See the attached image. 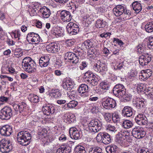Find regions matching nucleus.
I'll return each instance as SVG.
<instances>
[{
    "label": "nucleus",
    "instance_id": "nucleus-35",
    "mask_svg": "<svg viewBox=\"0 0 153 153\" xmlns=\"http://www.w3.org/2000/svg\"><path fill=\"white\" fill-rule=\"evenodd\" d=\"M136 102V106L138 109L144 107L145 106L144 102L140 99L137 100Z\"/></svg>",
    "mask_w": 153,
    "mask_h": 153
},
{
    "label": "nucleus",
    "instance_id": "nucleus-47",
    "mask_svg": "<svg viewBox=\"0 0 153 153\" xmlns=\"http://www.w3.org/2000/svg\"><path fill=\"white\" fill-rule=\"evenodd\" d=\"M123 99L126 101H128L131 99V96L130 94L126 93V91L125 92V94H123V96H122Z\"/></svg>",
    "mask_w": 153,
    "mask_h": 153
},
{
    "label": "nucleus",
    "instance_id": "nucleus-24",
    "mask_svg": "<svg viewBox=\"0 0 153 153\" xmlns=\"http://www.w3.org/2000/svg\"><path fill=\"white\" fill-rule=\"evenodd\" d=\"M118 149L117 146L113 145L107 146L106 148V150L108 153H117Z\"/></svg>",
    "mask_w": 153,
    "mask_h": 153
},
{
    "label": "nucleus",
    "instance_id": "nucleus-22",
    "mask_svg": "<svg viewBox=\"0 0 153 153\" xmlns=\"http://www.w3.org/2000/svg\"><path fill=\"white\" fill-rule=\"evenodd\" d=\"M142 71V72L140 76L141 79L143 81H146L151 76L152 74V71L149 69L143 70Z\"/></svg>",
    "mask_w": 153,
    "mask_h": 153
},
{
    "label": "nucleus",
    "instance_id": "nucleus-40",
    "mask_svg": "<svg viewBox=\"0 0 153 153\" xmlns=\"http://www.w3.org/2000/svg\"><path fill=\"white\" fill-rule=\"evenodd\" d=\"M102 150L100 148L96 147L91 148L89 151V153H100Z\"/></svg>",
    "mask_w": 153,
    "mask_h": 153
},
{
    "label": "nucleus",
    "instance_id": "nucleus-11",
    "mask_svg": "<svg viewBox=\"0 0 153 153\" xmlns=\"http://www.w3.org/2000/svg\"><path fill=\"white\" fill-rule=\"evenodd\" d=\"M27 39L29 43H34L37 44L40 41V39L38 34L33 32L28 33L27 36Z\"/></svg>",
    "mask_w": 153,
    "mask_h": 153
},
{
    "label": "nucleus",
    "instance_id": "nucleus-48",
    "mask_svg": "<svg viewBox=\"0 0 153 153\" xmlns=\"http://www.w3.org/2000/svg\"><path fill=\"white\" fill-rule=\"evenodd\" d=\"M102 115L104 116L105 119L107 121L109 122L111 120L112 115L110 113H102Z\"/></svg>",
    "mask_w": 153,
    "mask_h": 153
},
{
    "label": "nucleus",
    "instance_id": "nucleus-51",
    "mask_svg": "<svg viewBox=\"0 0 153 153\" xmlns=\"http://www.w3.org/2000/svg\"><path fill=\"white\" fill-rule=\"evenodd\" d=\"M145 50V48L142 45H139L137 47V51L139 54H142Z\"/></svg>",
    "mask_w": 153,
    "mask_h": 153
},
{
    "label": "nucleus",
    "instance_id": "nucleus-27",
    "mask_svg": "<svg viewBox=\"0 0 153 153\" xmlns=\"http://www.w3.org/2000/svg\"><path fill=\"white\" fill-rule=\"evenodd\" d=\"M88 90V86L85 84H82L79 88L78 91L81 94H83L87 92Z\"/></svg>",
    "mask_w": 153,
    "mask_h": 153
},
{
    "label": "nucleus",
    "instance_id": "nucleus-30",
    "mask_svg": "<svg viewBox=\"0 0 153 153\" xmlns=\"http://www.w3.org/2000/svg\"><path fill=\"white\" fill-rule=\"evenodd\" d=\"M29 99L31 102L33 103H37L39 101V97L33 94H30L29 95Z\"/></svg>",
    "mask_w": 153,
    "mask_h": 153
},
{
    "label": "nucleus",
    "instance_id": "nucleus-14",
    "mask_svg": "<svg viewBox=\"0 0 153 153\" xmlns=\"http://www.w3.org/2000/svg\"><path fill=\"white\" fill-rule=\"evenodd\" d=\"M42 109L44 114L47 115L53 114L55 111L54 107L49 104H45L43 106Z\"/></svg>",
    "mask_w": 153,
    "mask_h": 153
},
{
    "label": "nucleus",
    "instance_id": "nucleus-38",
    "mask_svg": "<svg viewBox=\"0 0 153 153\" xmlns=\"http://www.w3.org/2000/svg\"><path fill=\"white\" fill-rule=\"evenodd\" d=\"M106 127L107 130L112 132L115 133L117 131V128L112 124H108L106 126Z\"/></svg>",
    "mask_w": 153,
    "mask_h": 153
},
{
    "label": "nucleus",
    "instance_id": "nucleus-52",
    "mask_svg": "<svg viewBox=\"0 0 153 153\" xmlns=\"http://www.w3.org/2000/svg\"><path fill=\"white\" fill-rule=\"evenodd\" d=\"M51 33H52L53 35H55L56 37L60 36H62L63 34V33H61V31L59 30L57 31V30H51Z\"/></svg>",
    "mask_w": 153,
    "mask_h": 153
},
{
    "label": "nucleus",
    "instance_id": "nucleus-29",
    "mask_svg": "<svg viewBox=\"0 0 153 153\" xmlns=\"http://www.w3.org/2000/svg\"><path fill=\"white\" fill-rule=\"evenodd\" d=\"M106 25V22L102 20L99 19L96 22L95 26L96 28H100L104 27Z\"/></svg>",
    "mask_w": 153,
    "mask_h": 153
},
{
    "label": "nucleus",
    "instance_id": "nucleus-53",
    "mask_svg": "<svg viewBox=\"0 0 153 153\" xmlns=\"http://www.w3.org/2000/svg\"><path fill=\"white\" fill-rule=\"evenodd\" d=\"M94 75L90 71L86 72L84 75L85 78L87 79H89V78L92 77Z\"/></svg>",
    "mask_w": 153,
    "mask_h": 153
},
{
    "label": "nucleus",
    "instance_id": "nucleus-10",
    "mask_svg": "<svg viewBox=\"0 0 153 153\" xmlns=\"http://www.w3.org/2000/svg\"><path fill=\"white\" fill-rule=\"evenodd\" d=\"M133 136L137 139L141 138L144 137L146 134V132L142 127L134 128L132 132Z\"/></svg>",
    "mask_w": 153,
    "mask_h": 153
},
{
    "label": "nucleus",
    "instance_id": "nucleus-17",
    "mask_svg": "<svg viewBox=\"0 0 153 153\" xmlns=\"http://www.w3.org/2000/svg\"><path fill=\"white\" fill-rule=\"evenodd\" d=\"M60 16L61 19L64 22H69L72 18L70 13L66 10L62 11L60 13Z\"/></svg>",
    "mask_w": 153,
    "mask_h": 153
},
{
    "label": "nucleus",
    "instance_id": "nucleus-56",
    "mask_svg": "<svg viewBox=\"0 0 153 153\" xmlns=\"http://www.w3.org/2000/svg\"><path fill=\"white\" fill-rule=\"evenodd\" d=\"M77 29H67V32L70 34V35H75L78 32L77 31ZM78 32L79 31V29H77Z\"/></svg>",
    "mask_w": 153,
    "mask_h": 153
},
{
    "label": "nucleus",
    "instance_id": "nucleus-4",
    "mask_svg": "<svg viewBox=\"0 0 153 153\" xmlns=\"http://www.w3.org/2000/svg\"><path fill=\"white\" fill-rule=\"evenodd\" d=\"M12 149L10 141L2 139L0 141V151L2 153H8Z\"/></svg>",
    "mask_w": 153,
    "mask_h": 153
},
{
    "label": "nucleus",
    "instance_id": "nucleus-28",
    "mask_svg": "<svg viewBox=\"0 0 153 153\" xmlns=\"http://www.w3.org/2000/svg\"><path fill=\"white\" fill-rule=\"evenodd\" d=\"M123 126L125 129H128L131 128L133 126L132 122L128 120H125L123 123Z\"/></svg>",
    "mask_w": 153,
    "mask_h": 153
},
{
    "label": "nucleus",
    "instance_id": "nucleus-7",
    "mask_svg": "<svg viewBox=\"0 0 153 153\" xmlns=\"http://www.w3.org/2000/svg\"><path fill=\"white\" fill-rule=\"evenodd\" d=\"M97 141H101L105 144H108L111 141V138L110 135L106 133H99L96 137Z\"/></svg>",
    "mask_w": 153,
    "mask_h": 153
},
{
    "label": "nucleus",
    "instance_id": "nucleus-44",
    "mask_svg": "<svg viewBox=\"0 0 153 153\" xmlns=\"http://www.w3.org/2000/svg\"><path fill=\"white\" fill-rule=\"evenodd\" d=\"M99 63H100L99 65L100 66V72L107 70V66L105 64L101 62H99Z\"/></svg>",
    "mask_w": 153,
    "mask_h": 153
},
{
    "label": "nucleus",
    "instance_id": "nucleus-5",
    "mask_svg": "<svg viewBox=\"0 0 153 153\" xmlns=\"http://www.w3.org/2000/svg\"><path fill=\"white\" fill-rule=\"evenodd\" d=\"M114 14L117 16L123 14L126 15V17H129L130 14L129 10H127L124 6L118 5L116 6L113 10Z\"/></svg>",
    "mask_w": 153,
    "mask_h": 153
},
{
    "label": "nucleus",
    "instance_id": "nucleus-12",
    "mask_svg": "<svg viewBox=\"0 0 153 153\" xmlns=\"http://www.w3.org/2000/svg\"><path fill=\"white\" fill-rule=\"evenodd\" d=\"M152 56L148 53H144L139 56V61L142 66L147 65L151 61Z\"/></svg>",
    "mask_w": 153,
    "mask_h": 153
},
{
    "label": "nucleus",
    "instance_id": "nucleus-9",
    "mask_svg": "<svg viewBox=\"0 0 153 153\" xmlns=\"http://www.w3.org/2000/svg\"><path fill=\"white\" fill-rule=\"evenodd\" d=\"M102 107L106 109L114 108L116 105L115 100L112 98L108 97L103 100L102 103Z\"/></svg>",
    "mask_w": 153,
    "mask_h": 153
},
{
    "label": "nucleus",
    "instance_id": "nucleus-63",
    "mask_svg": "<svg viewBox=\"0 0 153 153\" xmlns=\"http://www.w3.org/2000/svg\"><path fill=\"white\" fill-rule=\"evenodd\" d=\"M114 42H116L120 45L121 46L123 44V42L118 38H114Z\"/></svg>",
    "mask_w": 153,
    "mask_h": 153
},
{
    "label": "nucleus",
    "instance_id": "nucleus-60",
    "mask_svg": "<svg viewBox=\"0 0 153 153\" xmlns=\"http://www.w3.org/2000/svg\"><path fill=\"white\" fill-rule=\"evenodd\" d=\"M66 45L67 46L70 47L73 45L74 42L71 39H68L65 41Z\"/></svg>",
    "mask_w": 153,
    "mask_h": 153
},
{
    "label": "nucleus",
    "instance_id": "nucleus-64",
    "mask_svg": "<svg viewBox=\"0 0 153 153\" xmlns=\"http://www.w3.org/2000/svg\"><path fill=\"white\" fill-rule=\"evenodd\" d=\"M102 88L104 90H108L110 86V85L107 84V83L104 82L102 83Z\"/></svg>",
    "mask_w": 153,
    "mask_h": 153
},
{
    "label": "nucleus",
    "instance_id": "nucleus-58",
    "mask_svg": "<svg viewBox=\"0 0 153 153\" xmlns=\"http://www.w3.org/2000/svg\"><path fill=\"white\" fill-rule=\"evenodd\" d=\"M79 60V58L75 54L71 59V62L74 63H77Z\"/></svg>",
    "mask_w": 153,
    "mask_h": 153
},
{
    "label": "nucleus",
    "instance_id": "nucleus-34",
    "mask_svg": "<svg viewBox=\"0 0 153 153\" xmlns=\"http://www.w3.org/2000/svg\"><path fill=\"white\" fill-rule=\"evenodd\" d=\"M75 153H86L85 148L82 146H77L75 148Z\"/></svg>",
    "mask_w": 153,
    "mask_h": 153
},
{
    "label": "nucleus",
    "instance_id": "nucleus-54",
    "mask_svg": "<svg viewBox=\"0 0 153 153\" xmlns=\"http://www.w3.org/2000/svg\"><path fill=\"white\" fill-rule=\"evenodd\" d=\"M143 86L144 85L142 84L135 85L134 88L137 89L138 91H141L143 89Z\"/></svg>",
    "mask_w": 153,
    "mask_h": 153
},
{
    "label": "nucleus",
    "instance_id": "nucleus-36",
    "mask_svg": "<svg viewBox=\"0 0 153 153\" xmlns=\"http://www.w3.org/2000/svg\"><path fill=\"white\" fill-rule=\"evenodd\" d=\"M146 95L149 98H153V88H148L146 90Z\"/></svg>",
    "mask_w": 153,
    "mask_h": 153
},
{
    "label": "nucleus",
    "instance_id": "nucleus-62",
    "mask_svg": "<svg viewBox=\"0 0 153 153\" xmlns=\"http://www.w3.org/2000/svg\"><path fill=\"white\" fill-rule=\"evenodd\" d=\"M124 65L122 63H120L119 65L116 67H114V69L115 70H122L124 68Z\"/></svg>",
    "mask_w": 153,
    "mask_h": 153
},
{
    "label": "nucleus",
    "instance_id": "nucleus-21",
    "mask_svg": "<svg viewBox=\"0 0 153 153\" xmlns=\"http://www.w3.org/2000/svg\"><path fill=\"white\" fill-rule=\"evenodd\" d=\"M39 12L42 14V16L44 18H48L51 13L50 9L45 7L40 8Z\"/></svg>",
    "mask_w": 153,
    "mask_h": 153
},
{
    "label": "nucleus",
    "instance_id": "nucleus-37",
    "mask_svg": "<svg viewBox=\"0 0 153 153\" xmlns=\"http://www.w3.org/2000/svg\"><path fill=\"white\" fill-rule=\"evenodd\" d=\"M143 116H145L142 114H139L136 117L135 120L136 123L138 125H140L141 121L143 119Z\"/></svg>",
    "mask_w": 153,
    "mask_h": 153
},
{
    "label": "nucleus",
    "instance_id": "nucleus-43",
    "mask_svg": "<svg viewBox=\"0 0 153 153\" xmlns=\"http://www.w3.org/2000/svg\"><path fill=\"white\" fill-rule=\"evenodd\" d=\"M47 131L45 129H40L38 131V134L41 136V137H45L46 135Z\"/></svg>",
    "mask_w": 153,
    "mask_h": 153
},
{
    "label": "nucleus",
    "instance_id": "nucleus-39",
    "mask_svg": "<svg viewBox=\"0 0 153 153\" xmlns=\"http://www.w3.org/2000/svg\"><path fill=\"white\" fill-rule=\"evenodd\" d=\"M78 104V102L75 100H72L67 104V106L69 108H73L76 107Z\"/></svg>",
    "mask_w": 153,
    "mask_h": 153
},
{
    "label": "nucleus",
    "instance_id": "nucleus-20",
    "mask_svg": "<svg viewBox=\"0 0 153 153\" xmlns=\"http://www.w3.org/2000/svg\"><path fill=\"white\" fill-rule=\"evenodd\" d=\"M69 133L72 139L78 140L80 137L79 131L75 128H71Z\"/></svg>",
    "mask_w": 153,
    "mask_h": 153
},
{
    "label": "nucleus",
    "instance_id": "nucleus-42",
    "mask_svg": "<svg viewBox=\"0 0 153 153\" xmlns=\"http://www.w3.org/2000/svg\"><path fill=\"white\" fill-rule=\"evenodd\" d=\"M83 44H84V45L85 46L87 49L91 48L93 45L91 40H87L85 41Z\"/></svg>",
    "mask_w": 153,
    "mask_h": 153
},
{
    "label": "nucleus",
    "instance_id": "nucleus-55",
    "mask_svg": "<svg viewBox=\"0 0 153 153\" xmlns=\"http://www.w3.org/2000/svg\"><path fill=\"white\" fill-rule=\"evenodd\" d=\"M100 63L99 62H98L97 63H95L93 66V68L95 71L97 72L100 73V67L99 65Z\"/></svg>",
    "mask_w": 153,
    "mask_h": 153
},
{
    "label": "nucleus",
    "instance_id": "nucleus-6",
    "mask_svg": "<svg viewBox=\"0 0 153 153\" xmlns=\"http://www.w3.org/2000/svg\"><path fill=\"white\" fill-rule=\"evenodd\" d=\"M12 111L10 107H5L0 112V118L2 120L10 119L12 115Z\"/></svg>",
    "mask_w": 153,
    "mask_h": 153
},
{
    "label": "nucleus",
    "instance_id": "nucleus-49",
    "mask_svg": "<svg viewBox=\"0 0 153 153\" xmlns=\"http://www.w3.org/2000/svg\"><path fill=\"white\" fill-rule=\"evenodd\" d=\"M75 54L71 52H68L65 54V57L66 59L71 60Z\"/></svg>",
    "mask_w": 153,
    "mask_h": 153
},
{
    "label": "nucleus",
    "instance_id": "nucleus-50",
    "mask_svg": "<svg viewBox=\"0 0 153 153\" xmlns=\"http://www.w3.org/2000/svg\"><path fill=\"white\" fill-rule=\"evenodd\" d=\"M148 47L150 49H153V37H150L148 43Z\"/></svg>",
    "mask_w": 153,
    "mask_h": 153
},
{
    "label": "nucleus",
    "instance_id": "nucleus-31",
    "mask_svg": "<svg viewBox=\"0 0 153 153\" xmlns=\"http://www.w3.org/2000/svg\"><path fill=\"white\" fill-rule=\"evenodd\" d=\"M74 117V115L73 114L70 115L66 114L63 116V118L64 120L67 121L69 123H71L73 120L74 119H73V118Z\"/></svg>",
    "mask_w": 153,
    "mask_h": 153
},
{
    "label": "nucleus",
    "instance_id": "nucleus-18",
    "mask_svg": "<svg viewBox=\"0 0 153 153\" xmlns=\"http://www.w3.org/2000/svg\"><path fill=\"white\" fill-rule=\"evenodd\" d=\"M62 86L65 90H71L74 87L72 80L69 78L64 80Z\"/></svg>",
    "mask_w": 153,
    "mask_h": 153
},
{
    "label": "nucleus",
    "instance_id": "nucleus-23",
    "mask_svg": "<svg viewBox=\"0 0 153 153\" xmlns=\"http://www.w3.org/2000/svg\"><path fill=\"white\" fill-rule=\"evenodd\" d=\"M49 61V58L47 56L42 57L39 60V64L41 67H45L48 66Z\"/></svg>",
    "mask_w": 153,
    "mask_h": 153
},
{
    "label": "nucleus",
    "instance_id": "nucleus-19",
    "mask_svg": "<svg viewBox=\"0 0 153 153\" xmlns=\"http://www.w3.org/2000/svg\"><path fill=\"white\" fill-rule=\"evenodd\" d=\"M133 109L129 106H126L123 109L122 114L123 116L125 117H130L133 114Z\"/></svg>",
    "mask_w": 153,
    "mask_h": 153
},
{
    "label": "nucleus",
    "instance_id": "nucleus-26",
    "mask_svg": "<svg viewBox=\"0 0 153 153\" xmlns=\"http://www.w3.org/2000/svg\"><path fill=\"white\" fill-rule=\"evenodd\" d=\"M89 79L86 80L87 82L93 86H94L97 85L99 80L98 78L94 75Z\"/></svg>",
    "mask_w": 153,
    "mask_h": 153
},
{
    "label": "nucleus",
    "instance_id": "nucleus-33",
    "mask_svg": "<svg viewBox=\"0 0 153 153\" xmlns=\"http://www.w3.org/2000/svg\"><path fill=\"white\" fill-rule=\"evenodd\" d=\"M112 119L114 123L119 122L120 119V116L117 112H115L112 115Z\"/></svg>",
    "mask_w": 153,
    "mask_h": 153
},
{
    "label": "nucleus",
    "instance_id": "nucleus-45",
    "mask_svg": "<svg viewBox=\"0 0 153 153\" xmlns=\"http://www.w3.org/2000/svg\"><path fill=\"white\" fill-rule=\"evenodd\" d=\"M78 27L79 26L76 24L72 22H70L68 24L66 27V29H74Z\"/></svg>",
    "mask_w": 153,
    "mask_h": 153
},
{
    "label": "nucleus",
    "instance_id": "nucleus-41",
    "mask_svg": "<svg viewBox=\"0 0 153 153\" xmlns=\"http://www.w3.org/2000/svg\"><path fill=\"white\" fill-rule=\"evenodd\" d=\"M76 92L75 91L72 90L69 91L67 93V95L69 98L71 100H74L76 96Z\"/></svg>",
    "mask_w": 153,
    "mask_h": 153
},
{
    "label": "nucleus",
    "instance_id": "nucleus-61",
    "mask_svg": "<svg viewBox=\"0 0 153 153\" xmlns=\"http://www.w3.org/2000/svg\"><path fill=\"white\" fill-rule=\"evenodd\" d=\"M95 51V49H92L91 48L89 49L88 51V55H92V56L94 57L95 56L96 54L94 53V52Z\"/></svg>",
    "mask_w": 153,
    "mask_h": 153
},
{
    "label": "nucleus",
    "instance_id": "nucleus-57",
    "mask_svg": "<svg viewBox=\"0 0 153 153\" xmlns=\"http://www.w3.org/2000/svg\"><path fill=\"white\" fill-rule=\"evenodd\" d=\"M138 153H149V151L147 149L145 148H143L138 150Z\"/></svg>",
    "mask_w": 153,
    "mask_h": 153
},
{
    "label": "nucleus",
    "instance_id": "nucleus-13",
    "mask_svg": "<svg viewBox=\"0 0 153 153\" xmlns=\"http://www.w3.org/2000/svg\"><path fill=\"white\" fill-rule=\"evenodd\" d=\"M70 142L62 145L56 151V153H70L71 151V147L69 144Z\"/></svg>",
    "mask_w": 153,
    "mask_h": 153
},
{
    "label": "nucleus",
    "instance_id": "nucleus-8",
    "mask_svg": "<svg viewBox=\"0 0 153 153\" xmlns=\"http://www.w3.org/2000/svg\"><path fill=\"white\" fill-rule=\"evenodd\" d=\"M126 89L123 85L118 84L116 85L113 88V93L119 98L122 97L126 92Z\"/></svg>",
    "mask_w": 153,
    "mask_h": 153
},
{
    "label": "nucleus",
    "instance_id": "nucleus-46",
    "mask_svg": "<svg viewBox=\"0 0 153 153\" xmlns=\"http://www.w3.org/2000/svg\"><path fill=\"white\" fill-rule=\"evenodd\" d=\"M50 95L53 96L55 98H57L61 97V94L57 90H55L53 92L51 93Z\"/></svg>",
    "mask_w": 153,
    "mask_h": 153
},
{
    "label": "nucleus",
    "instance_id": "nucleus-59",
    "mask_svg": "<svg viewBox=\"0 0 153 153\" xmlns=\"http://www.w3.org/2000/svg\"><path fill=\"white\" fill-rule=\"evenodd\" d=\"M145 28V29H153V21L147 23Z\"/></svg>",
    "mask_w": 153,
    "mask_h": 153
},
{
    "label": "nucleus",
    "instance_id": "nucleus-2",
    "mask_svg": "<svg viewBox=\"0 0 153 153\" xmlns=\"http://www.w3.org/2000/svg\"><path fill=\"white\" fill-rule=\"evenodd\" d=\"M17 138L20 144L23 146H27L30 142L31 136L28 131H22L18 133Z\"/></svg>",
    "mask_w": 153,
    "mask_h": 153
},
{
    "label": "nucleus",
    "instance_id": "nucleus-16",
    "mask_svg": "<svg viewBox=\"0 0 153 153\" xmlns=\"http://www.w3.org/2000/svg\"><path fill=\"white\" fill-rule=\"evenodd\" d=\"M12 132L11 127L8 125H6L0 128V133L3 136H9Z\"/></svg>",
    "mask_w": 153,
    "mask_h": 153
},
{
    "label": "nucleus",
    "instance_id": "nucleus-3",
    "mask_svg": "<svg viewBox=\"0 0 153 153\" xmlns=\"http://www.w3.org/2000/svg\"><path fill=\"white\" fill-rule=\"evenodd\" d=\"M102 123L99 120H92L88 124V128L90 132L94 133L98 132L102 128Z\"/></svg>",
    "mask_w": 153,
    "mask_h": 153
},
{
    "label": "nucleus",
    "instance_id": "nucleus-25",
    "mask_svg": "<svg viewBox=\"0 0 153 153\" xmlns=\"http://www.w3.org/2000/svg\"><path fill=\"white\" fill-rule=\"evenodd\" d=\"M133 10L137 13H139L142 10V7L140 3L137 1L134 2L132 4Z\"/></svg>",
    "mask_w": 153,
    "mask_h": 153
},
{
    "label": "nucleus",
    "instance_id": "nucleus-1",
    "mask_svg": "<svg viewBox=\"0 0 153 153\" xmlns=\"http://www.w3.org/2000/svg\"><path fill=\"white\" fill-rule=\"evenodd\" d=\"M22 65L24 70L29 73H34L36 71L35 62L29 57H26L23 59Z\"/></svg>",
    "mask_w": 153,
    "mask_h": 153
},
{
    "label": "nucleus",
    "instance_id": "nucleus-15",
    "mask_svg": "<svg viewBox=\"0 0 153 153\" xmlns=\"http://www.w3.org/2000/svg\"><path fill=\"white\" fill-rule=\"evenodd\" d=\"M46 48L48 51L52 53L57 52L60 49L59 45L54 42L49 43L46 46Z\"/></svg>",
    "mask_w": 153,
    "mask_h": 153
},
{
    "label": "nucleus",
    "instance_id": "nucleus-32",
    "mask_svg": "<svg viewBox=\"0 0 153 153\" xmlns=\"http://www.w3.org/2000/svg\"><path fill=\"white\" fill-rule=\"evenodd\" d=\"M124 135L119 132L116 135L115 141L118 143H122L124 140Z\"/></svg>",
    "mask_w": 153,
    "mask_h": 153
}]
</instances>
